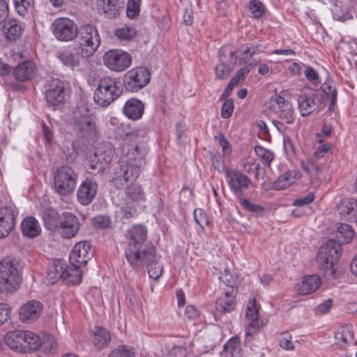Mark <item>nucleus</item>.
Listing matches in <instances>:
<instances>
[{"instance_id": "2eb2a0df", "label": "nucleus", "mask_w": 357, "mask_h": 357, "mask_svg": "<svg viewBox=\"0 0 357 357\" xmlns=\"http://www.w3.org/2000/svg\"><path fill=\"white\" fill-rule=\"evenodd\" d=\"M18 211L13 204L0 207V239L9 235L15 225Z\"/></svg>"}, {"instance_id": "b1692460", "label": "nucleus", "mask_w": 357, "mask_h": 357, "mask_svg": "<svg viewBox=\"0 0 357 357\" xmlns=\"http://www.w3.org/2000/svg\"><path fill=\"white\" fill-rule=\"evenodd\" d=\"M301 168L309 175L310 183L315 186L319 181V175L323 171V167L318 161L307 158L301 161Z\"/></svg>"}, {"instance_id": "a18cd8bd", "label": "nucleus", "mask_w": 357, "mask_h": 357, "mask_svg": "<svg viewBox=\"0 0 357 357\" xmlns=\"http://www.w3.org/2000/svg\"><path fill=\"white\" fill-rule=\"evenodd\" d=\"M336 342L339 344H346L354 340V336L349 326L341 327L335 335Z\"/></svg>"}, {"instance_id": "5701e85b", "label": "nucleus", "mask_w": 357, "mask_h": 357, "mask_svg": "<svg viewBox=\"0 0 357 357\" xmlns=\"http://www.w3.org/2000/svg\"><path fill=\"white\" fill-rule=\"evenodd\" d=\"M144 104L142 100L132 98L126 102L123 108V113L128 119L137 121L142 119L144 113Z\"/></svg>"}, {"instance_id": "4be33fe9", "label": "nucleus", "mask_w": 357, "mask_h": 357, "mask_svg": "<svg viewBox=\"0 0 357 357\" xmlns=\"http://www.w3.org/2000/svg\"><path fill=\"white\" fill-rule=\"evenodd\" d=\"M43 304L35 300L26 303L20 310V319L23 322L36 320L40 315Z\"/></svg>"}, {"instance_id": "8fccbe9b", "label": "nucleus", "mask_w": 357, "mask_h": 357, "mask_svg": "<svg viewBox=\"0 0 357 357\" xmlns=\"http://www.w3.org/2000/svg\"><path fill=\"white\" fill-rule=\"evenodd\" d=\"M248 8L255 19H260L265 14L266 8L259 0H250Z\"/></svg>"}, {"instance_id": "473e14b6", "label": "nucleus", "mask_w": 357, "mask_h": 357, "mask_svg": "<svg viewBox=\"0 0 357 357\" xmlns=\"http://www.w3.org/2000/svg\"><path fill=\"white\" fill-rule=\"evenodd\" d=\"M321 283V278L317 275H307L303 278L298 285V291L300 294L307 295L314 292Z\"/></svg>"}, {"instance_id": "c9c22d12", "label": "nucleus", "mask_w": 357, "mask_h": 357, "mask_svg": "<svg viewBox=\"0 0 357 357\" xmlns=\"http://www.w3.org/2000/svg\"><path fill=\"white\" fill-rule=\"evenodd\" d=\"M357 213V199L347 198L344 199L339 206L340 216L347 220H351Z\"/></svg>"}, {"instance_id": "e433bc0d", "label": "nucleus", "mask_w": 357, "mask_h": 357, "mask_svg": "<svg viewBox=\"0 0 357 357\" xmlns=\"http://www.w3.org/2000/svg\"><path fill=\"white\" fill-rule=\"evenodd\" d=\"M243 350L238 336L231 337L224 345L222 355L225 357H241Z\"/></svg>"}, {"instance_id": "3c124183", "label": "nucleus", "mask_w": 357, "mask_h": 357, "mask_svg": "<svg viewBox=\"0 0 357 357\" xmlns=\"http://www.w3.org/2000/svg\"><path fill=\"white\" fill-rule=\"evenodd\" d=\"M119 8L118 0H102V10L109 18L116 17Z\"/></svg>"}, {"instance_id": "412c9836", "label": "nucleus", "mask_w": 357, "mask_h": 357, "mask_svg": "<svg viewBox=\"0 0 357 357\" xmlns=\"http://www.w3.org/2000/svg\"><path fill=\"white\" fill-rule=\"evenodd\" d=\"M36 72V64L31 61L27 60L20 63L13 69V75L16 81L25 82L33 79Z\"/></svg>"}, {"instance_id": "c03bdc74", "label": "nucleus", "mask_w": 357, "mask_h": 357, "mask_svg": "<svg viewBox=\"0 0 357 357\" xmlns=\"http://www.w3.org/2000/svg\"><path fill=\"white\" fill-rule=\"evenodd\" d=\"M231 61L234 65H241L248 63L252 59L248 51H246V47L242 45L238 50L230 52Z\"/></svg>"}, {"instance_id": "338daca9", "label": "nucleus", "mask_w": 357, "mask_h": 357, "mask_svg": "<svg viewBox=\"0 0 357 357\" xmlns=\"http://www.w3.org/2000/svg\"><path fill=\"white\" fill-rule=\"evenodd\" d=\"M330 149L331 145L329 144H321L317 148L313 155L309 158L317 161L319 159L323 158Z\"/></svg>"}, {"instance_id": "1a4fd4ad", "label": "nucleus", "mask_w": 357, "mask_h": 357, "mask_svg": "<svg viewBox=\"0 0 357 357\" xmlns=\"http://www.w3.org/2000/svg\"><path fill=\"white\" fill-rule=\"evenodd\" d=\"M104 65L114 72H123L128 68L132 61V57L127 52L119 49L106 51L102 57Z\"/></svg>"}, {"instance_id": "de8ad7c7", "label": "nucleus", "mask_w": 357, "mask_h": 357, "mask_svg": "<svg viewBox=\"0 0 357 357\" xmlns=\"http://www.w3.org/2000/svg\"><path fill=\"white\" fill-rule=\"evenodd\" d=\"M40 342L41 343L40 348L43 349L44 352L47 354H54L56 351L57 344L52 335L43 334V335L40 337Z\"/></svg>"}, {"instance_id": "e2e57ef3", "label": "nucleus", "mask_w": 357, "mask_h": 357, "mask_svg": "<svg viewBox=\"0 0 357 357\" xmlns=\"http://www.w3.org/2000/svg\"><path fill=\"white\" fill-rule=\"evenodd\" d=\"M279 344L285 349H293L294 344L291 340V335L288 332L282 333L278 338Z\"/></svg>"}, {"instance_id": "f3484780", "label": "nucleus", "mask_w": 357, "mask_h": 357, "mask_svg": "<svg viewBox=\"0 0 357 357\" xmlns=\"http://www.w3.org/2000/svg\"><path fill=\"white\" fill-rule=\"evenodd\" d=\"M80 228L79 218L70 212L61 214V220L56 230L63 238L70 239L76 236Z\"/></svg>"}, {"instance_id": "4468645a", "label": "nucleus", "mask_w": 357, "mask_h": 357, "mask_svg": "<svg viewBox=\"0 0 357 357\" xmlns=\"http://www.w3.org/2000/svg\"><path fill=\"white\" fill-rule=\"evenodd\" d=\"M271 109L278 117L287 124H292L295 121V114L291 104L280 94L273 95L270 100Z\"/></svg>"}, {"instance_id": "603ef678", "label": "nucleus", "mask_w": 357, "mask_h": 357, "mask_svg": "<svg viewBox=\"0 0 357 357\" xmlns=\"http://www.w3.org/2000/svg\"><path fill=\"white\" fill-rule=\"evenodd\" d=\"M92 226L98 230H103L110 227L112 220L109 215H98L91 220Z\"/></svg>"}, {"instance_id": "09e8293b", "label": "nucleus", "mask_w": 357, "mask_h": 357, "mask_svg": "<svg viewBox=\"0 0 357 357\" xmlns=\"http://www.w3.org/2000/svg\"><path fill=\"white\" fill-rule=\"evenodd\" d=\"M332 13L333 18L339 21H345L352 17L348 7L342 6L341 3H335L332 9Z\"/></svg>"}, {"instance_id": "58836bf2", "label": "nucleus", "mask_w": 357, "mask_h": 357, "mask_svg": "<svg viewBox=\"0 0 357 357\" xmlns=\"http://www.w3.org/2000/svg\"><path fill=\"white\" fill-rule=\"evenodd\" d=\"M354 236V231L351 226L348 224H340L335 231L337 243L342 244L350 243Z\"/></svg>"}, {"instance_id": "0eeeda50", "label": "nucleus", "mask_w": 357, "mask_h": 357, "mask_svg": "<svg viewBox=\"0 0 357 357\" xmlns=\"http://www.w3.org/2000/svg\"><path fill=\"white\" fill-rule=\"evenodd\" d=\"M78 174L68 165L58 168L54 176V185L56 193L61 196L71 194L75 189Z\"/></svg>"}, {"instance_id": "72a5a7b5", "label": "nucleus", "mask_w": 357, "mask_h": 357, "mask_svg": "<svg viewBox=\"0 0 357 357\" xmlns=\"http://www.w3.org/2000/svg\"><path fill=\"white\" fill-rule=\"evenodd\" d=\"M66 264L63 259H56L53 261V264L50 267L47 274V278L50 283L54 284L59 279L63 280Z\"/></svg>"}, {"instance_id": "6ab92c4d", "label": "nucleus", "mask_w": 357, "mask_h": 357, "mask_svg": "<svg viewBox=\"0 0 357 357\" xmlns=\"http://www.w3.org/2000/svg\"><path fill=\"white\" fill-rule=\"evenodd\" d=\"M121 185H115L116 188H122L125 185L124 202L128 204L139 206L146 202V194L142 186L135 181H128L127 183L123 181Z\"/></svg>"}, {"instance_id": "7c9ffc66", "label": "nucleus", "mask_w": 357, "mask_h": 357, "mask_svg": "<svg viewBox=\"0 0 357 357\" xmlns=\"http://www.w3.org/2000/svg\"><path fill=\"white\" fill-rule=\"evenodd\" d=\"M41 216L46 229L50 231H55L61 220V215L52 207L44 208Z\"/></svg>"}, {"instance_id": "bb28decb", "label": "nucleus", "mask_w": 357, "mask_h": 357, "mask_svg": "<svg viewBox=\"0 0 357 357\" xmlns=\"http://www.w3.org/2000/svg\"><path fill=\"white\" fill-rule=\"evenodd\" d=\"M235 291H227L215 301V309L221 313L234 310L236 306Z\"/></svg>"}, {"instance_id": "6e6552de", "label": "nucleus", "mask_w": 357, "mask_h": 357, "mask_svg": "<svg viewBox=\"0 0 357 357\" xmlns=\"http://www.w3.org/2000/svg\"><path fill=\"white\" fill-rule=\"evenodd\" d=\"M342 252V247L334 240H329L323 244L317 253V262L322 270H329L334 273L333 266L338 261Z\"/></svg>"}, {"instance_id": "a878e982", "label": "nucleus", "mask_w": 357, "mask_h": 357, "mask_svg": "<svg viewBox=\"0 0 357 357\" xmlns=\"http://www.w3.org/2000/svg\"><path fill=\"white\" fill-rule=\"evenodd\" d=\"M2 28L5 37L8 40L13 41L19 38L24 31L21 23L13 18L6 20Z\"/></svg>"}, {"instance_id": "393cba45", "label": "nucleus", "mask_w": 357, "mask_h": 357, "mask_svg": "<svg viewBox=\"0 0 357 357\" xmlns=\"http://www.w3.org/2000/svg\"><path fill=\"white\" fill-rule=\"evenodd\" d=\"M20 229L22 235L29 238H33L41 232L38 221L33 216H27L22 221Z\"/></svg>"}, {"instance_id": "a19ab883", "label": "nucleus", "mask_w": 357, "mask_h": 357, "mask_svg": "<svg viewBox=\"0 0 357 357\" xmlns=\"http://www.w3.org/2000/svg\"><path fill=\"white\" fill-rule=\"evenodd\" d=\"M24 352H30L32 351H36L41 347V343L40 342V336L36 333L29 331H24Z\"/></svg>"}, {"instance_id": "ea45409f", "label": "nucleus", "mask_w": 357, "mask_h": 357, "mask_svg": "<svg viewBox=\"0 0 357 357\" xmlns=\"http://www.w3.org/2000/svg\"><path fill=\"white\" fill-rule=\"evenodd\" d=\"M137 205L128 204L124 202V205L117 211V215L123 224H126L127 221L137 215Z\"/></svg>"}, {"instance_id": "79ce46f5", "label": "nucleus", "mask_w": 357, "mask_h": 357, "mask_svg": "<svg viewBox=\"0 0 357 357\" xmlns=\"http://www.w3.org/2000/svg\"><path fill=\"white\" fill-rule=\"evenodd\" d=\"M81 267L66 266L64 279L68 284L77 285L81 283L82 279V272Z\"/></svg>"}, {"instance_id": "a211bd4d", "label": "nucleus", "mask_w": 357, "mask_h": 357, "mask_svg": "<svg viewBox=\"0 0 357 357\" xmlns=\"http://www.w3.org/2000/svg\"><path fill=\"white\" fill-rule=\"evenodd\" d=\"M93 252L89 242L86 241L76 243L70 254L69 260L72 266L82 267L92 257Z\"/></svg>"}, {"instance_id": "c756f323", "label": "nucleus", "mask_w": 357, "mask_h": 357, "mask_svg": "<svg viewBox=\"0 0 357 357\" xmlns=\"http://www.w3.org/2000/svg\"><path fill=\"white\" fill-rule=\"evenodd\" d=\"M320 95H324L321 102L329 101V109L333 111L334 105L337 99V91L335 84L332 80L327 79L317 91Z\"/></svg>"}, {"instance_id": "6e6d98bb", "label": "nucleus", "mask_w": 357, "mask_h": 357, "mask_svg": "<svg viewBox=\"0 0 357 357\" xmlns=\"http://www.w3.org/2000/svg\"><path fill=\"white\" fill-rule=\"evenodd\" d=\"M238 202L245 210L249 212L255 213L257 215L261 213L265 210L264 206L252 203L248 199L243 197H238Z\"/></svg>"}, {"instance_id": "dca6fc26", "label": "nucleus", "mask_w": 357, "mask_h": 357, "mask_svg": "<svg viewBox=\"0 0 357 357\" xmlns=\"http://www.w3.org/2000/svg\"><path fill=\"white\" fill-rule=\"evenodd\" d=\"M225 176L230 190L238 198L243 197V189H248L252 184L251 180L238 170L227 169Z\"/></svg>"}, {"instance_id": "864d4df0", "label": "nucleus", "mask_w": 357, "mask_h": 357, "mask_svg": "<svg viewBox=\"0 0 357 357\" xmlns=\"http://www.w3.org/2000/svg\"><path fill=\"white\" fill-rule=\"evenodd\" d=\"M220 280L227 287H231V290H234L237 284V277L234 273L230 271L228 268H225L221 273Z\"/></svg>"}, {"instance_id": "680f3d73", "label": "nucleus", "mask_w": 357, "mask_h": 357, "mask_svg": "<svg viewBox=\"0 0 357 357\" xmlns=\"http://www.w3.org/2000/svg\"><path fill=\"white\" fill-rule=\"evenodd\" d=\"M250 73L249 67H244L237 71L235 76L233 77L229 81V84H232L235 87L238 83L242 82L245 80V77Z\"/></svg>"}, {"instance_id": "37998d69", "label": "nucleus", "mask_w": 357, "mask_h": 357, "mask_svg": "<svg viewBox=\"0 0 357 357\" xmlns=\"http://www.w3.org/2000/svg\"><path fill=\"white\" fill-rule=\"evenodd\" d=\"M298 109L303 116H309L315 110V102L313 98L305 95L298 98Z\"/></svg>"}, {"instance_id": "774afa93", "label": "nucleus", "mask_w": 357, "mask_h": 357, "mask_svg": "<svg viewBox=\"0 0 357 357\" xmlns=\"http://www.w3.org/2000/svg\"><path fill=\"white\" fill-rule=\"evenodd\" d=\"M216 137L218 139L220 146L222 147L223 155H229L231 152V146L229 141L225 138L223 134H219Z\"/></svg>"}, {"instance_id": "4c0bfd02", "label": "nucleus", "mask_w": 357, "mask_h": 357, "mask_svg": "<svg viewBox=\"0 0 357 357\" xmlns=\"http://www.w3.org/2000/svg\"><path fill=\"white\" fill-rule=\"evenodd\" d=\"M92 342L98 349H102L107 345L111 340L109 332L100 326L95 327L92 332Z\"/></svg>"}, {"instance_id": "9b49d317", "label": "nucleus", "mask_w": 357, "mask_h": 357, "mask_svg": "<svg viewBox=\"0 0 357 357\" xmlns=\"http://www.w3.org/2000/svg\"><path fill=\"white\" fill-rule=\"evenodd\" d=\"M77 24L67 17L55 19L51 26L55 38L62 42H69L75 39L77 35Z\"/></svg>"}, {"instance_id": "13d9d810", "label": "nucleus", "mask_w": 357, "mask_h": 357, "mask_svg": "<svg viewBox=\"0 0 357 357\" xmlns=\"http://www.w3.org/2000/svg\"><path fill=\"white\" fill-rule=\"evenodd\" d=\"M139 2L140 0H128L126 13L129 18L133 19L139 15Z\"/></svg>"}, {"instance_id": "f257e3e1", "label": "nucleus", "mask_w": 357, "mask_h": 357, "mask_svg": "<svg viewBox=\"0 0 357 357\" xmlns=\"http://www.w3.org/2000/svg\"><path fill=\"white\" fill-rule=\"evenodd\" d=\"M121 156L119 169L114 172L113 182L115 185H121L123 181H136L141 171L146 165L149 147L144 142L137 144H126L121 146Z\"/></svg>"}, {"instance_id": "052dcab7", "label": "nucleus", "mask_w": 357, "mask_h": 357, "mask_svg": "<svg viewBox=\"0 0 357 357\" xmlns=\"http://www.w3.org/2000/svg\"><path fill=\"white\" fill-rule=\"evenodd\" d=\"M234 101L231 98L225 100L221 108V117L222 119L229 118L234 112Z\"/></svg>"}, {"instance_id": "9d476101", "label": "nucleus", "mask_w": 357, "mask_h": 357, "mask_svg": "<svg viewBox=\"0 0 357 357\" xmlns=\"http://www.w3.org/2000/svg\"><path fill=\"white\" fill-rule=\"evenodd\" d=\"M151 75L145 67H137L129 70L123 76V82L126 91L137 92L150 82Z\"/></svg>"}, {"instance_id": "39448f33", "label": "nucleus", "mask_w": 357, "mask_h": 357, "mask_svg": "<svg viewBox=\"0 0 357 357\" xmlns=\"http://www.w3.org/2000/svg\"><path fill=\"white\" fill-rule=\"evenodd\" d=\"M73 130L78 137L90 139L97 132L94 116L89 107L84 103L78 105L74 112Z\"/></svg>"}, {"instance_id": "c85d7f7f", "label": "nucleus", "mask_w": 357, "mask_h": 357, "mask_svg": "<svg viewBox=\"0 0 357 357\" xmlns=\"http://www.w3.org/2000/svg\"><path fill=\"white\" fill-rule=\"evenodd\" d=\"M112 156L113 150L110 146L104 152L96 151L93 154V158L91 160L90 168L98 171L102 170L105 165L112 160Z\"/></svg>"}, {"instance_id": "bf43d9fd", "label": "nucleus", "mask_w": 357, "mask_h": 357, "mask_svg": "<svg viewBox=\"0 0 357 357\" xmlns=\"http://www.w3.org/2000/svg\"><path fill=\"white\" fill-rule=\"evenodd\" d=\"M194 218L197 225L202 228L210 225V221L206 213L202 208H196L194 211Z\"/></svg>"}, {"instance_id": "f03ea898", "label": "nucleus", "mask_w": 357, "mask_h": 357, "mask_svg": "<svg viewBox=\"0 0 357 357\" xmlns=\"http://www.w3.org/2000/svg\"><path fill=\"white\" fill-rule=\"evenodd\" d=\"M147 229L142 224L133 225L124 234L125 257L134 268H144L153 262L156 257L155 248L145 244Z\"/></svg>"}, {"instance_id": "5fc2aeb1", "label": "nucleus", "mask_w": 357, "mask_h": 357, "mask_svg": "<svg viewBox=\"0 0 357 357\" xmlns=\"http://www.w3.org/2000/svg\"><path fill=\"white\" fill-rule=\"evenodd\" d=\"M109 357H136L132 348L123 345L113 349L109 354Z\"/></svg>"}, {"instance_id": "aec40b11", "label": "nucleus", "mask_w": 357, "mask_h": 357, "mask_svg": "<svg viewBox=\"0 0 357 357\" xmlns=\"http://www.w3.org/2000/svg\"><path fill=\"white\" fill-rule=\"evenodd\" d=\"M98 191V185L91 179L83 181L77 192L78 202L84 206L90 204L95 198Z\"/></svg>"}, {"instance_id": "7ed1b4c3", "label": "nucleus", "mask_w": 357, "mask_h": 357, "mask_svg": "<svg viewBox=\"0 0 357 357\" xmlns=\"http://www.w3.org/2000/svg\"><path fill=\"white\" fill-rule=\"evenodd\" d=\"M22 265L20 261L11 256L4 257L0 261V292L13 293L22 282Z\"/></svg>"}, {"instance_id": "0e129e2a", "label": "nucleus", "mask_w": 357, "mask_h": 357, "mask_svg": "<svg viewBox=\"0 0 357 357\" xmlns=\"http://www.w3.org/2000/svg\"><path fill=\"white\" fill-rule=\"evenodd\" d=\"M304 75L306 79L312 84L317 85L319 83V74L310 66L305 68Z\"/></svg>"}, {"instance_id": "f8f14e48", "label": "nucleus", "mask_w": 357, "mask_h": 357, "mask_svg": "<svg viewBox=\"0 0 357 357\" xmlns=\"http://www.w3.org/2000/svg\"><path fill=\"white\" fill-rule=\"evenodd\" d=\"M67 84L58 79H52L49 89L45 92V99L48 107L54 109L63 105L68 96Z\"/></svg>"}, {"instance_id": "f704fd0d", "label": "nucleus", "mask_w": 357, "mask_h": 357, "mask_svg": "<svg viewBox=\"0 0 357 357\" xmlns=\"http://www.w3.org/2000/svg\"><path fill=\"white\" fill-rule=\"evenodd\" d=\"M301 177L298 171H288L281 174L273 183V188L280 190L287 188Z\"/></svg>"}, {"instance_id": "423d86ee", "label": "nucleus", "mask_w": 357, "mask_h": 357, "mask_svg": "<svg viewBox=\"0 0 357 357\" xmlns=\"http://www.w3.org/2000/svg\"><path fill=\"white\" fill-rule=\"evenodd\" d=\"M121 92L120 82L115 77L107 76L100 79L93 99L99 106L107 107L120 96Z\"/></svg>"}, {"instance_id": "49530a36", "label": "nucleus", "mask_w": 357, "mask_h": 357, "mask_svg": "<svg viewBox=\"0 0 357 357\" xmlns=\"http://www.w3.org/2000/svg\"><path fill=\"white\" fill-rule=\"evenodd\" d=\"M136 35L137 30L131 25L125 24L115 30V36L121 40H131Z\"/></svg>"}, {"instance_id": "2f4dec72", "label": "nucleus", "mask_w": 357, "mask_h": 357, "mask_svg": "<svg viewBox=\"0 0 357 357\" xmlns=\"http://www.w3.org/2000/svg\"><path fill=\"white\" fill-rule=\"evenodd\" d=\"M79 55L70 49L61 50L56 54V58L63 66L73 70L79 66Z\"/></svg>"}, {"instance_id": "4d7b16f0", "label": "nucleus", "mask_w": 357, "mask_h": 357, "mask_svg": "<svg viewBox=\"0 0 357 357\" xmlns=\"http://www.w3.org/2000/svg\"><path fill=\"white\" fill-rule=\"evenodd\" d=\"M255 151L257 156L264 160L266 165L270 166L271 162L274 159V153L273 152L261 146H255Z\"/></svg>"}, {"instance_id": "cd10ccee", "label": "nucleus", "mask_w": 357, "mask_h": 357, "mask_svg": "<svg viewBox=\"0 0 357 357\" xmlns=\"http://www.w3.org/2000/svg\"><path fill=\"white\" fill-rule=\"evenodd\" d=\"M24 331L15 330L8 332L5 337L6 344L13 350L24 352Z\"/></svg>"}, {"instance_id": "20e7f679", "label": "nucleus", "mask_w": 357, "mask_h": 357, "mask_svg": "<svg viewBox=\"0 0 357 357\" xmlns=\"http://www.w3.org/2000/svg\"><path fill=\"white\" fill-rule=\"evenodd\" d=\"M76 45L83 58L92 56L100 45V36L97 28L91 24L82 25L77 29Z\"/></svg>"}, {"instance_id": "ddd939ff", "label": "nucleus", "mask_w": 357, "mask_h": 357, "mask_svg": "<svg viewBox=\"0 0 357 357\" xmlns=\"http://www.w3.org/2000/svg\"><path fill=\"white\" fill-rule=\"evenodd\" d=\"M259 308L257 306L255 300L249 301L245 314L250 322L245 329V344L250 346L251 349L253 336L258 333L259 329L263 326V321L259 318Z\"/></svg>"}, {"instance_id": "69168bd1", "label": "nucleus", "mask_w": 357, "mask_h": 357, "mask_svg": "<svg viewBox=\"0 0 357 357\" xmlns=\"http://www.w3.org/2000/svg\"><path fill=\"white\" fill-rule=\"evenodd\" d=\"M215 70L216 77L221 79L227 78L230 74L229 67L222 63L218 64Z\"/></svg>"}]
</instances>
